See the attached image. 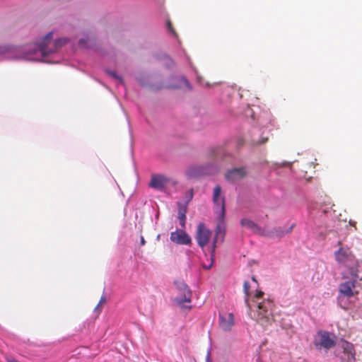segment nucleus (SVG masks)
<instances>
[{"label":"nucleus","instance_id":"31","mask_svg":"<svg viewBox=\"0 0 362 362\" xmlns=\"http://www.w3.org/2000/svg\"><path fill=\"white\" fill-rule=\"evenodd\" d=\"M188 173L189 174V176H192V169H191Z\"/></svg>","mask_w":362,"mask_h":362},{"label":"nucleus","instance_id":"32","mask_svg":"<svg viewBox=\"0 0 362 362\" xmlns=\"http://www.w3.org/2000/svg\"><path fill=\"white\" fill-rule=\"evenodd\" d=\"M83 42H83V40H80V41H79V44H80V45H82Z\"/></svg>","mask_w":362,"mask_h":362},{"label":"nucleus","instance_id":"6","mask_svg":"<svg viewBox=\"0 0 362 362\" xmlns=\"http://www.w3.org/2000/svg\"><path fill=\"white\" fill-rule=\"evenodd\" d=\"M212 236V232L206 226L201 222L197 225L195 239L198 245L204 250V247L209 243Z\"/></svg>","mask_w":362,"mask_h":362},{"label":"nucleus","instance_id":"28","mask_svg":"<svg viewBox=\"0 0 362 362\" xmlns=\"http://www.w3.org/2000/svg\"><path fill=\"white\" fill-rule=\"evenodd\" d=\"M105 302V298L104 296H102L100 301H99V303L98 305H97V308L101 304V303H103Z\"/></svg>","mask_w":362,"mask_h":362},{"label":"nucleus","instance_id":"15","mask_svg":"<svg viewBox=\"0 0 362 362\" xmlns=\"http://www.w3.org/2000/svg\"><path fill=\"white\" fill-rule=\"evenodd\" d=\"M178 81H179V83L170 85L169 88H180L184 85L189 89H191L190 84H189V81L185 77L182 76L180 78H179Z\"/></svg>","mask_w":362,"mask_h":362},{"label":"nucleus","instance_id":"7","mask_svg":"<svg viewBox=\"0 0 362 362\" xmlns=\"http://www.w3.org/2000/svg\"><path fill=\"white\" fill-rule=\"evenodd\" d=\"M172 180L162 174H154L152 175L151 181L148 184L149 187L158 189L164 190L166 186L171 183Z\"/></svg>","mask_w":362,"mask_h":362},{"label":"nucleus","instance_id":"9","mask_svg":"<svg viewBox=\"0 0 362 362\" xmlns=\"http://www.w3.org/2000/svg\"><path fill=\"white\" fill-rule=\"evenodd\" d=\"M356 280H348L339 284V291L341 295L351 298L357 295L358 291L356 290Z\"/></svg>","mask_w":362,"mask_h":362},{"label":"nucleus","instance_id":"18","mask_svg":"<svg viewBox=\"0 0 362 362\" xmlns=\"http://www.w3.org/2000/svg\"><path fill=\"white\" fill-rule=\"evenodd\" d=\"M250 284L248 281H245L243 284V291L245 294V304L247 305V307L250 309V305L248 303V297H249V295H250Z\"/></svg>","mask_w":362,"mask_h":362},{"label":"nucleus","instance_id":"13","mask_svg":"<svg viewBox=\"0 0 362 362\" xmlns=\"http://www.w3.org/2000/svg\"><path fill=\"white\" fill-rule=\"evenodd\" d=\"M346 268V271L344 272V278H350L351 280H357L358 278V267L356 261L344 265Z\"/></svg>","mask_w":362,"mask_h":362},{"label":"nucleus","instance_id":"16","mask_svg":"<svg viewBox=\"0 0 362 362\" xmlns=\"http://www.w3.org/2000/svg\"><path fill=\"white\" fill-rule=\"evenodd\" d=\"M240 224L244 227L252 229V230H255L257 228V225L254 221L248 218H243L240 221Z\"/></svg>","mask_w":362,"mask_h":362},{"label":"nucleus","instance_id":"3","mask_svg":"<svg viewBox=\"0 0 362 362\" xmlns=\"http://www.w3.org/2000/svg\"><path fill=\"white\" fill-rule=\"evenodd\" d=\"M52 35L53 33L49 32L45 36L42 42L37 45V49L42 57L57 52L59 48L64 45L68 41L66 38L57 39L53 42L52 47H49V45L52 39Z\"/></svg>","mask_w":362,"mask_h":362},{"label":"nucleus","instance_id":"20","mask_svg":"<svg viewBox=\"0 0 362 362\" xmlns=\"http://www.w3.org/2000/svg\"><path fill=\"white\" fill-rule=\"evenodd\" d=\"M211 170H204L202 167L198 168V173L200 174H212L217 171V169L215 167H211Z\"/></svg>","mask_w":362,"mask_h":362},{"label":"nucleus","instance_id":"4","mask_svg":"<svg viewBox=\"0 0 362 362\" xmlns=\"http://www.w3.org/2000/svg\"><path fill=\"white\" fill-rule=\"evenodd\" d=\"M274 303L269 299L264 300L257 303V315L256 320L262 325H268L272 322V311Z\"/></svg>","mask_w":362,"mask_h":362},{"label":"nucleus","instance_id":"14","mask_svg":"<svg viewBox=\"0 0 362 362\" xmlns=\"http://www.w3.org/2000/svg\"><path fill=\"white\" fill-rule=\"evenodd\" d=\"M341 348L343 349L344 353L347 354L348 362H354L356 352L354 345L350 342L344 341L342 342Z\"/></svg>","mask_w":362,"mask_h":362},{"label":"nucleus","instance_id":"29","mask_svg":"<svg viewBox=\"0 0 362 362\" xmlns=\"http://www.w3.org/2000/svg\"><path fill=\"white\" fill-rule=\"evenodd\" d=\"M146 243V241L144 240V238L143 236H141V245H144Z\"/></svg>","mask_w":362,"mask_h":362},{"label":"nucleus","instance_id":"12","mask_svg":"<svg viewBox=\"0 0 362 362\" xmlns=\"http://www.w3.org/2000/svg\"><path fill=\"white\" fill-rule=\"evenodd\" d=\"M335 257L339 263L344 265L354 262L355 260L354 256L351 251L343 247H340L339 250L335 252Z\"/></svg>","mask_w":362,"mask_h":362},{"label":"nucleus","instance_id":"8","mask_svg":"<svg viewBox=\"0 0 362 362\" xmlns=\"http://www.w3.org/2000/svg\"><path fill=\"white\" fill-rule=\"evenodd\" d=\"M247 175L246 167L242 166L228 170L225 174V179L230 182H235L243 179Z\"/></svg>","mask_w":362,"mask_h":362},{"label":"nucleus","instance_id":"23","mask_svg":"<svg viewBox=\"0 0 362 362\" xmlns=\"http://www.w3.org/2000/svg\"><path fill=\"white\" fill-rule=\"evenodd\" d=\"M268 139H269L268 136H262L261 140L257 141H254V144L255 145H260V144H265L266 142H267Z\"/></svg>","mask_w":362,"mask_h":362},{"label":"nucleus","instance_id":"27","mask_svg":"<svg viewBox=\"0 0 362 362\" xmlns=\"http://www.w3.org/2000/svg\"><path fill=\"white\" fill-rule=\"evenodd\" d=\"M7 362H18L13 357H7L6 358Z\"/></svg>","mask_w":362,"mask_h":362},{"label":"nucleus","instance_id":"24","mask_svg":"<svg viewBox=\"0 0 362 362\" xmlns=\"http://www.w3.org/2000/svg\"><path fill=\"white\" fill-rule=\"evenodd\" d=\"M10 50V47L8 46H0V54H3Z\"/></svg>","mask_w":362,"mask_h":362},{"label":"nucleus","instance_id":"30","mask_svg":"<svg viewBox=\"0 0 362 362\" xmlns=\"http://www.w3.org/2000/svg\"><path fill=\"white\" fill-rule=\"evenodd\" d=\"M252 281H254V282H255L256 284H257V279H256L255 276H252Z\"/></svg>","mask_w":362,"mask_h":362},{"label":"nucleus","instance_id":"19","mask_svg":"<svg viewBox=\"0 0 362 362\" xmlns=\"http://www.w3.org/2000/svg\"><path fill=\"white\" fill-rule=\"evenodd\" d=\"M293 225L291 226L286 230H282L281 228H279V229H277L276 230V236L279 237V238H281L285 234L291 233L292 231V230H293Z\"/></svg>","mask_w":362,"mask_h":362},{"label":"nucleus","instance_id":"17","mask_svg":"<svg viewBox=\"0 0 362 362\" xmlns=\"http://www.w3.org/2000/svg\"><path fill=\"white\" fill-rule=\"evenodd\" d=\"M193 196L192 192L191 191L189 194V199L185 204L181 202L177 203L178 206V214H186L187 212V204L190 199H192Z\"/></svg>","mask_w":362,"mask_h":362},{"label":"nucleus","instance_id":"1","mask_svg":"<svg viewBox=\"0 0 362 362\" xmlns=\"http://www.w3.org/2000/svg\"><path fill=\"white\" fill-rule=\"evenodd\" d=\"M213 202L216 206V214H217L218 223L216 225L215 235L212 240L211 249V258H213L215 255L216 243L218 238L221 237L223 240L225 235L224 218L226 215V200L225 197L221 196V187L220 185H216L214 189Z\"/></svg>","mask_w":362,"mask_h":362},{"label":"nucleus","instance_id":"11","mask_svg":"<svg viewBox=\"0 0 362 362\" xmlns=\"http://www.w3.org/2000/svg\"><path fill=\"white\" fill-rule=\"evenodd\" d=\"M170 240L179 245H190L192 239L184 230H177L170 233Z\"/></svg>","mask_w":362,"mask_h":362},{"label":"nucleus","instance_id":"21","mask_svg":"<svg viewBox=\"0 0 362 362\" xmlns=\"http://www.w3.org/2000/svg\"><path fill=\"white\" fill-rule=\"evenodd\" d=\"M106 72L109 76H110L113 78H115L116 80H118L119 82L122 83V77L118 76L115 71L107 70Z\"/></svg>","mask_w":362,"mask_h":362},{"label":"nucleus","instance_id":"22","mask_svg":"<svg viewBox=\"0 0 362 362\" xmlns=\"http://www.w3.org/2000/svg\"><path fill=\"white\" fill-rule=\"evenodd\" d=\"M177 218L181 227L185 228L186 223V214H178Z\"/></svg>","mask_w":362,"mask_h":362},{"label":"nucleus","instance_id":"25","mask_svg":"<svg viewBox=\"0 0 362 362\" xmlns=\"http://www.w3.org/2000/svg\"><path fill=\"white\" fill-rule=\"evenodd\" d=\"M167 26L170 32H171L173 34L175 35V31L174 28H173V25L170 21L167 22Z\"/></svg>","mask_w":362,"mask_h":362},{"label":"nucleus","instance_id":"26","mask_svg":"<svg viewBox=\"0 0 362 362\" xmlns=\"http://www.w3.org/2000/svg\"><path fill=\"white\" fill-rule=\"evenodd\" d=\"M264 292L262 291H257V293L255 295V298L257 299L262 298L264 296Z\"/></svg>","mask_w":362,"mask_h":362},{"label":"nucleus","instance_id":"10","mask_svg":"<svg viewBox=\"0 0 362 362\" xmlns=\"http://www.w3.org/2000/svg\"><path fill=\"white\" fill-rule=\"evenodd\" d=\"M235 325V317L233 313H219L218 325L219 327L225 332H229Z\"/></svg>","mask_w":362,"mask_h":362},{"label":"nucleus","instance_id":"5","mask_svg":"<svg viewBox=\"0 0 362 362\" xmlns=\"http://www.w3.org/2000/svg\"><path fill=\"white\" fill-rule=\"evenodd\" d=\"M334 339V334L326 331H320L317 333L314 344L317 349L327 351L335 345Z\"/></svg>","mask_w":362,"mask_h":362},{"label":"nucleus","instance_id":"2","mask_svg":"<svg viewBox=\"0 0 362 362\" xmlns=\"http://www.w3.org/2000/svg\"><path fill=\"white\" fill-rule=\"evenodd\" d=\"M175 285L179 293V296L174 299V301L181 308L189 310L192 307L189 305H187V303H191L192 302V291L182 281H175Z\"/></svg>","mask_w":362,"mask_h":362}]
</instances>
